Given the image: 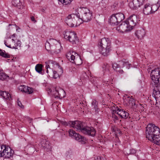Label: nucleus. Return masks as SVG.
Segmentation results:
<instances>
[{
    "label": "nucleus",
    "mask_w": 160,
    "mask_h": 160,
    "mask_svg": "<svg viewBox=\"0 0 160 160\" xmlns=\"http://www.w3.org/2000/svg\"><path fill=\"white\" fill-rule=\"evenodd\" d=\"M1 153H2V150H1L0 149V154H1ZM2 157V156H1V155L0 156V157Z\"/></svg>",
    "instance_id": "nucleus-46"
},
{
    "label": "nucleus",
    "mask_w": 160,
    "mask_h": 160,
    "mask_svg": "<svg viewBox=\"0 0 160 160\" xmlns=\"http://www.w3.org/2000/svg\"><path fill=\"white\" fill-rule=\"evenodd\" d=\"M126 20L127 23L129 24V27H130L132 29L137 25L138 21H139L138 16L135 15L131 16Z\"/></svg>",
    "instance_id": "nucleus-14"
},
{
    "label": "nucleus",
    "mask_w": 160,
    "mask_h": 160,
    "mask_svg": "<svg viewBox=\"0 0 160 160\" xmlns=\"http://www.w3.org/2000/svg\"><path fill=\"white\" fill-rule=\"evenodd\" d=\"M46 64V68L47 69L46 72L47 73H48L49 70L48 68H49V71L50 72H52L53 73V78L55 79H56L59 77V74L58 73L57 71H53L50 68V66L52 65L55 68H60L61 72V73L63 72V70L62 68L60 67L59 64L57 63L56 62L52 61L49 60L48 62H45Z\"/></svg>",
    "instance_id": "nucleus-5"
},
{
    "label": "nucleus",
    "mask_w": 160,
    "mask_h": 160,
    "mask_svg": "<svg viewBox=\"0 0 160 160\" xmlns=\"http://www.w3.org/2000/svg\"><path fill=\"white\" fill-rule=\"evenodd\" d=\"M60 2H62V0H58Z\"/></svg>",
    "instance_id": "nucleus-49"
},
{
    "label": "nucleus",
    "mask_w": 160,
    "mask_h": 160,
    "mask_svg": "<svg viewBox=\"0 0 160 160\" xmlns=\"http://www.w3.org/2000/svg\"><path fill=\"white\" fill-rule=\"evenodd\" d=\"M150 76L152 80L151 87L153 90V94L155 99H160V68L152 70Z\"/></svg>",
    "instance_id": "nucleus-2"
},
{
    "label": "nucleus",
    "mask_w": 160,
    "mask_h": 160,
    "mask_svg": "<svg viewBox=\"0 0 160 160\" xmlns=\"http://www.w3.org/2000/svg\"><path fill=\"white\" fill-rule=\"evenodd\" d=\"M100 53L104 56H107L110 54L111 50V42L108 38L102 39L99 44Z\"/></svg>",
    "instance_id": "nucleus-4"
},
{
    "label": "nucleus",
    "mask_w": 160,
    "mask_h": 160,
    "mask_svg": "<svg viewBox=\"0 0 160 160\" xmlns=\"http://www.w3.org/2000/svg\"><path fill=\"white\" fill-rule=\"evenodd\" d=\"M120 63H122L123 67H126L127 68L129 69L130 68V66H131V64L129 63L128 62H125L124 61H119Z\"/></svg>",
    "instance_id": "nucleus-34"
},
{
    "label": "nucleus",
    "mask_w": 160,
    "mask_h": 160,
    "mask_svg": "<svg viewBox=\"0 0 160 160\" xmlns=\"http://www.w3.org/2000/svg\"><path fill=\"white\" fill-rule=\"evenodd\" d=\"M68 133H69V136L73 138L74 137L75 134L77 133L74 131L72 130V129L69 130L68 131Z\"/></svg>",
    "instance_id": "nucleus-36"
},
{
    "label": "nucleus",
    "mask_w": 160,
    "mask_h": 160,
    "mask_svg": "<svg viewBox=\"0 0 160 160\" xmlns=\"http://www.w3.org/2000/svg\"><path fill=\"white\" fill-rule=\"evenodd\" d=\"M152 6L149 3H147L144 5L143 9V12L144 14L148 15L152 13Z\"/></svg>",
    "instance_id": "nucleus-19"
},
{
    "label": "nucleus",
    "mask_w": 160,
    "mask_h": 160,
    "mask_svg": "<svg viewBox=\"0 0 160 160\" xmlns=\"http://www.w3.org/2000/svg\"><path fill=\"white\" fill-rule=\"evenodd\" d=\"M146 138L157 145L160 144V129L152 123L148 124L146 129Z\"/></svg>",
    "instance_id": "nucleus-3"
},
{
    "label": "nucleus",
    "mask_w": 160,
    "mask_h": 160,
    "mask_svg": "<svg viewBox=\"0 0 160 160\" xmlns=\"http://www.w3.org/2000/svg\"><path fill=\"white\" fill-rule=\"evenodd\" d=\"M115 112L118 114L122 118H128L129 114L126 111L116 107L115 108Z\"/></svg>",
    "instance_id": "nucleus-17"
},
{
    "label": "nucleus",
    "mask_w": 160,
    "mask_h": 160,
    "mask_svg": "<svg viewBox=\"0 0 160 160\" xmlns=\"http://www.w3.org/2000/svg\"><path fill=\"white\" fill-rule=\"evenodd\" d=\"M31 20L32 21L34 22H36V21L35 20V18L33 16H32L31 17Z\"/></svg>",
    "instance_id": "nucleus-44"
},
{
    "label": "nucleus",
    "mask_w": 160,
    "mask_h": 160,
    "mask_svg": "<svg viewBox=\"0 0 160 160\" xmlns=\"http://www.w3.org/2000/svg\"><path fill=\"white\" fill-rule=\"evenodd\" d=\"M124 153L127 154H134L136 152V150L133 148H126L124 150Z\"/></svg>",
    "instance_id": "nucleus-26"
},
{
    "label": "nucleus",
    "mask_w": 160,
    "mask_h": 160,
    "mask_svg": "<svg viewBox=\"0 0 160 160\" xmlns=\"http://www.w3.org/2000/svg\"><path fill=\"white\" fill-rule=\"evenodd\" d=\"M16 44L17 46H19V47H20L21 45V42L19 40H18L17 42L16 43Z\"/></svg>",
    "instance_id": "nucleus-42"
},
{
    "label": "nucleus",
    "mask_w": 160,
    "mask_h": 160,
    "mask_svg": "<svg viewBox=\"0 0 160 160\" xmlns=\"http://www.w3.org/2000/svg\"><path fill=\"white\" fill-rule=\"evenodd\" d=\"M124 18V16L122 13H118L113 14L110 17L108 22L111 25L116 26Z\"/></svg>",
    "instance_id": "nucleus-6"
},
{
    "label": "nucleus",
    "mask_w": 160,
    "mask_h": 160,
    "mask_svg": "<svg viewBox=\"0 0 160 160\" xmlns=\"http://www.w3.org/2000/svg\"><path fill=\"white\" fill-rule=\"evenodd\" d=\"M72 0H62V2H61L64 5H68L70 4Z\"/></svg>",
    "instance_id": "nucleus-39"
},
{
    "label": "nucleus",
    "mask_w": 160,
    "mask_h": 160,
    "mask_svg": "<svg viewBox=\"0 0 160 160\" xmlns=\"http://www.w3.org/2000/svg\"><path fill=\"white\" fill-rule=\"evenodd\" d=\"M0 55L5 58H10V55L8 53H6L5 51H2L0 49Z\"/></svg>",
    "instance_id": "nucleus-30"
},
{
    "label": "nucleus",
    "mask_w": 160,
    "mask_h": 160,
    "mask_svg": "<svg viewBox=\"0 0 160 160\" xmlns=\"http://www.w3.org/2000/svg\"><path fill=\"white\" fill-rule=\"evenodd\" d=\"M50 40L51 39H50L49 42L47 41V42L45 43V48L47 51L50 50V49H51V50L52 45H53V43H51Z\"/></svg>",
    "instance_id": "nucleus-28"
},
{
    "label": "nucleus",
    "mask_w": 160,
    "mask_h": 160,
    "mask_svg": "<svg viewBox=\"0 0 160 160\" xmlns=\"http://www.w3.org/2000/svg\"><path fill=\"white\" fill-rule=\"evenodd\" d=\"M115 110H112V118L113 120L114 121V122H115L117 121L118 120V118L117 116L115 115V114H116V113L115 112Z\"/></svg>",
    "instance_id": "nucleus-35"
},
{
    "label": "nucleus",
    "mask_w": 160,
    "mask_h": 160,
    "mask_svg": "<svg viewBox=\"0 0 160 160\" xmlns=\"http://www.w3.org/2000/svg\"><path fill=\"white\" fill-rule=\"evenodd\" d=\"M52 94L54 95L55 98H62L65 96V91L60 88H56L55 90L53 91Z\"/></svg>",
    "instance_id": "nucleus-15"
},
{
    "label": "nucleus",
    "mask_w": 160,
    "mask_h": 160,
    "mask_svg": "<svg viewBox=\"0 0 160 160\" xmlns=\"http://www.w3.org/2000/svg\"><path fill=\"white\" fill-rule=\"evenodd\" d=\"M39 145L47 151L51 149V146L50 145L49 142L46 139H42L41 140Z\"/></svg>",
    "instance_id": "nucleus-16"
},
{
    "label": "nucleus",
    "mask_w": 160,
    "mask_h": 160,
    "mask_svg": "<svg viewBox=\"0 0 160 160\" xmlns=\"http://www.w3.org/2000/svg\"><path fill=\"white\" fill-rule=\"evenodd\" d=\"M8 77V76L2 70H0V80H5Z\"/></svg>",
    "instance_id": "nucleus-32"
},
{
    "label": "nucleus",
    "mask_w": 160,
    "mask_h": 160,
    "mask_svg": "<svg viewBox=\"0 0 160 160\" xmlns=\"http://www.w3.org/2000/svg\"><path fill=\"white\" fill-rule=\"evenodd\" d=\"M100 160H106V159L105 158H102V157H100Z\"/></svg>",
    "instance_id": "nucleus-45"
},
{
    "label": "nucleus",
    "mask_w": 160,
    "mask_h": 160,
    "mask_svg": "<svg viewBox=\"0 0 160 160\" xmlns=\"http://www.w3.org/2000/svg\"><path fill=\"white\" fill-rule=\"evenodd\" d=\"M102 68L103 69H104L106 70H108V64H107L106 65H104L103 66H102Z\"/></svg>",
    "instance_id": "nucleus-41"
},
{
    "label": "nucleus",
    "mask_w": 160,
    "mask_h": 160,
    "mask_svg": "<svg viewBox=\"0 0 160 160\" xmlns=\"http://www.w3.org/2000/svg\"><path fill=\"white\" fill-rule=\"evenodd\" d=\"M33 89L29 87L28 86L27 87L26 91V93H27L28 94H31L33 92Z\"/></svg>",
    "instance_id": "nucleus-37"
},
{
    "label": "nucleus",
    "mask_w": 160,
    "mask_h": 160,
    "mask_svg": "<svg viewBox=\"0 0 160 160\" xmlns=\"http://www.w3.org/2000/svg\"><path fill=\"white\" fill-rule=\"evenodd\" d=\"M80 13L81 15H79V18L82 21L87 22L91 20L92 16V13L88 8H82Z\"/></svg>",
    "instance_id": "nucleus-7"
},
{
    "label": "nucleus",
    "mask_w": 160,
    "mask_h": 160,
    "mask_svg": "<svg viewBox=\"0 0 160 160\" xmlns=\"http://www.w3.org/2000/svg\"><path fill=\"white\" fill-rule=\"evenodd\" d=\"M0 149L2 150V153L0 154L2 157L6 158L11 159L12 158L14 151L9 146H6L5 145L0 146Z\"/></svg>",
    "instance_id": "nucleus-11"
},
{
    "label": "nucleus",
    "mask_w": 160,
    "mask_h": 160,
    "mask_svg": "<svg viewBox=\"0 0 160 160\" xmlns=\"http://www.w3.org/2000/svg\"><path fill=\"white\" fill-rule=\"evenodd\" d=\"M97 105L98 102L96 101L95 100H92V106L93 108L96 112H97V111H98Z\"/></svg>",
    "instance_id": "nucleus-33"
},
{
    "label": "nucleus",
    "mask_w": 160,
    "mask_h": 160,
    "mask_svg": "<svg viewBox=\"0 0 160 160\" xmlns=\"http://www.w3.org/2000/svg\"><path fill=\"white\" fill-rule=\"evenodd\" d=\"M135 34L138 38L141 39L143 38V37L145 36V31L144 29H141L137 31Z\"/></svg>",
    "instance_id": "nucleus-21"
},
{
    "label": "nucleus",
    "mask_w": 160,
    "mask_h": 160,
    "mask_svg": "<svg viewBox=\"0 0 160 160\" xmlns=\"http://www.w3.org/2000/svg\"><path fill=\"white\" fill-rule=\"evenodd\" d=\"M12 3L13 6L18 9H21L23 8V6L20 0H12Z\"/></svg>",
    "instance_id": "nucleus-22"
},
{
    "label": "nucleus",
    "mask_w": 160,
    "mask_h": 160,
    "mask_svg": "<svg viewBox=\"0 0 160 160\" xmlns=\"http://www.w3.org/2000/svg\"><path fill=\"white\" fill-rule=\"evenodd\" d=\"M112 67L113 69L115 70L117 72H123L122 70L119 71V69H120V66L119 64H118L116 63H112Z\"/></svg>",
    "instance_id": "nucleus-27"
},
{
    "label": "nucleus",
    "mask_w": 160,
    "mask_h": 160,
    "mask_svg": "<svg viewBox=\"0 0 160 160\" xmlns=\"http://www.w3.org/2000/svg\"><path fill=\"white\" fill-rule=\"evenodd\" d=\"M127 21L122 22L121 24L117 28L116 30L119 32L123 33L132 30L129 25L127 23Z\"/></svg>",
    "instance_id": "nucleus-13"
},
{
    "label": "nucleus",
    "mask_w": 160,
    "mask_h": 160,
    "mask_svg": "<svg viewBox=\"0 0 160 160\" xmlns=\"http://www.w3.org/2000/svg\"><path fill=\"white\" fill-rule=\"evenodd\" d=\"M59 132L61 134L62 136L65 135V132L63 131V130H61Z\"/></svg>",
    "instance_id": "nucleus-43"
},
{
    "label": "nucleus",
    "mask_w": 160,
    "mask_h": 160,
    "mask_svg": "<svg viewBox=\"0 0 160 160\" xmlns=\"http://www.w3.org/2000/svg\"><path fill=\"white\" fill-rule=\"evenodd\" d=\"M50 42L51 43H53V45H52L51 53L57 54L59 53L62 49L60 43L53 39H51Z\"/></svg>",
    "instance_id": "nucleus-12"
},
{
    "label": "nucleus",
    "mask_w": 160,
    "mask_h": 160,
    "mask_svg": "<svg viewBox=\"0 0 160 160\" xmlns=\"http://www.w3.org/2000/svg\"><path fill=\"white\" fill-rule=\"evenodd\" d=\"M27 87L24 85L20 86L19 87V89L22 92H26Z\"/></svg>",
    "instance_id": "nucleus-38"
},
{
    "label": "nucleus",
    "mask_w": 160,
    "mask_h": 160,
    "mask_svg": "<svg viewBox=\"0 0 160 160\" xmlns=\"http://www.w3.org/2000/svg\"><path fill=\"white\" fill-rule=\"evenodd\" d=\"M18 104L19 106L20 107H21V108H23L24 107V106L23 105H22V104L20 101H19L18 100Z\"/></svg>",
    "instance_id": "nucleus-40"
},
{
    "label": "nucleus",
    "mask_w": 160,
    "mask_h": 160,
    "mask_svg": "<svg viewBox=\"0 0 160 160\" xmlns=\"http://www.w3.org/2000/svg\"><path fill=\"white\" fill-rule=\"evenodd\" d=\"M139 0H133L129 4L130 8L133 9H136L142 5L143 3H141Z\"/></svg>",
    "instance_id": "nucleus-18"
},
{
    "label": "nucleus",
    "mask_w": 160,
    "mask_h": 160,
    "mask_svg": "<svg viewBox=\"0 0 160 160\" xmlns=\"http://www.w3.org/2000/svg\"><path fill=\"white\" fill-rule=\"evenodd\" d=\"M8 43L6 41L4 40V44L6 47L10 48H12L11 47V45L12 44H15V41L13 39H11L10 41H8ZM16 47H13V48H12L16 49L17 48H16Z\"/></svg>",
    "instance_id": "nucleus-23"
},
{
    "label": "nucleus",
    "mask_w": 160,
    "mask_h": 160,
    "mask_svg": "<svg viewBox=\"0 0 160 160\" xmlns=\"http://www.w3.org/2000/svg\"><path fill=\"white\" fill-rule=\"evenodd\" d=\"M66 56L68 59L69 60L71 59V62L77 65H80L82 62L80 56L75 52H72V54L69 53H68Z\"/></svg>",
    "instance_id": "nucleus-10"
},
{
    "label": "nucleus",
    "mask_w": 160,
    "mask_h": 160,
    "mask_svg": "<svg viewBox=\"0 0 160 160\" xmlns=\"http://www.w3.org/2000/svg\"><path fill=\"white\" fill-rule=\"evenodd\" d=\"M64 38L73 44H76L78 42V39L76 33L74 32L67 30L63 32Z\"/></svg>",
    "instance_id": "nucleus-9"
},
{
    "label": "nucleus",
    "mask_w": 160,
    "mask_h": 160,
    "mask_svg": "<svg viewBox=\"0 0 160 160\" xmlns=\"http://www.w3.org/2000/svg\"><path fill=\"white\" fill-rule=\"evenodd\" d=\"M0 95L6 99H9V98H11L10 94L6 91H0Z\"/></svg>",
    "instance_id": "nucleus-24"
},
{
    "label": "nucleus",
    "mask_w": 160,
    "mask_h": 160,
    "mask_svg": "<svg viewBox=\"0 0 160 160\" xmlns=\"http://www.w3.org/2000/svg\"><path fill=\"white\" fill-rule=\"evenodd\" d=\"M42 65L38 64L35 67V70L37 72L40 74H42Z\"/></svg>",
    "instance_id": "nucleus-29"
},
{
    "label": "nucleus",
    "mask_w": 160,
    "mask_h": 160,
    "mask_svg": "<svg viewBox=\"0 0 160 160\" xmlns=\"http://www.w3.org/2000/svg\"><path fill=\"white\" fill-rule=\"evenodd\" d=\"M73 138L75 139L76 140L80 142L82 144H84L86 143V138L78 133L75 134V136H74V137Z\"/></svg>",
    "instance_id": "nucleus-20"
},
{
    "label": "nucleus",
    "mask_w": 160,
    "mask_h": 160,
    "mask_svg": "<svg viewBox=\"0 0 160 160\" xmlns=\"http://www.w3.org/2000/svg\"><path fill=\"white\" fill-rule=\"evenodd\" d=\"M139 1L141 3H143L144 1L145 0H139Z\"/></svg>",
    "instance_id": "nucleus-47"
},
{
    "label": "nucleus",
    "mask_w": 160,
    "mask_h": 160,
    "mask_svg": "<svg viewBox=\"0 0 160 160\" xmlns=\"http://www.w3.org/2000/svg\"><path fill=\"white\" fill-rule=\"evenodd\" d=\"M67 160H72L73 157V153L71 150L67 151L65 154Z\"/></svg>",
    "instance_id": "nucleus-25"
},
{
    "label": "nucleus",
    "mask_w": 160,
    "mask_h": 160,
    "mask_svg": "<svg viewBox=\"0 0 160 160\" xmlns=\"http://www.w3.org/2000/svg\"><path fill=\"white\" fill-rule=\"evenodd\" d=\"M12 37H15V34H13L12 36Z\"/></svg>",
    "instance_id": "nucleus-48"
},
{
    "label": "nucleus",
    "mask_w": 160,
    "mask_h": 160,
    "mask_svg": "<svg viewBox=\"0 0 160 160\" xmlns=\"http://www.w3.org/2000/svg\"><path fill=\"white\" fill-rule=\"evenodd\" d=\"M80 19L79 15L74 14L69 15L65 19V21L67 24L70 27H74L79 24L81 22L78 23L77 20Z\"/></svg>",
    "instance_id": "nucleus-8"
},
{
    "label": "nucleus",
    "mask_w": 160,
    "mask_h": 160,
    "mask_svg": "<svg viewBox=\"0 0 160 160\" xmlns=\"http://www.w3.org/2000/svg\"><path fill=\"white\" fill-rule=\"evenodd\" d=\"M160 6V3H159L158 2L157 5H153L152 6V13H153L157 11Z\"/></svg>",
    "instance_id": "nucleus-31"
},
{
    "label": "nucleus",
    "mask_w": 160,
    "mask_h": 160,
    "mask_svg": "<svg viewBox=\"0 0 160 160\" xmlns=\"http://www.w3.org/2000/svg\"><path fill=\"white\" fill-rule=\"evenodd\" d=\"M60 122L62 125L72 127L77 131L81 132L85 134L92 136H94L96 135V132L93 128L84 126L82 123L79 121L68 122L61 121Z\"/></svg>",
    "instance_id": "nucleus-1"
}]
</instances>
